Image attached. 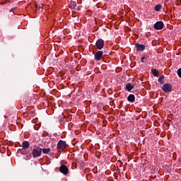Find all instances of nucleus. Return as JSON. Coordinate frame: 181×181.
Returning <instances> with one entry per match:
<instances>
[{
	"mask_svg": "<svg viewBox=\"0 0 181 181\" xmlns=\"http://www.w3.org/2000/svg\"><path fill=\"white\" fill-rule=\"evenodd\" d=\"M177 75L181 78V68L177 70Z\"/></svg>",
	"mask_w": 181,
	"mask_h": 181,
	"instance_id": "nucleus-17",
	"label": "nucleus"
},
{
	"mask_svg": "<svg viewBox=\"0 0 181 181\" xmlns=\"http://www.w3.org/2000/svg\"><path fill=\"white\" fill-rule=\"evenodd\" d=\"M152 74H153V76H155V77H156V76H158V74H159V72L158 71V69H153Z\"/></svg>",
	"mask_w": 181,
	"mask_h": 181,
	"instance_id": "nucleus-15",
	"label": "nucleus"
},
{
	"mask_svg": "<svg viewBox=\"0 0 181 181\" xmlns=\"http://www.w3.org/2000/svg\"><path fill=\"white\" fill-rule=\"evenodd\" d=\"M162 90L164 93H170L172 91V85L170 83H165L162 87Z\"/></svg>",
	"mask_w": 181,
	"mask_h": 181,
	"instance_id": "nucleus-3",
	"label": "nucleus"
},
{
	"mask_svg": "<svg viewBox=\"0 0 181 181\" xmlns=\"http://www.w3.org/2000/svg\"><path fill=\"white\" fill-rule=\"evenodd\" d=\"M16 9L15 8L10 9V12H12V11H14Z\"/></svg>",
	"mask_w": 181,
	"mask_h": 181,
	"instance_id": "nucleus-19",
	"label": "nucleus"
},
{
	"mask_svg": "<svg viewBox=\"0 0 181 181\" xmlns=\"http://www.w3.org/2000/svg\"><path fill=\"white\" fill-rule=\"evenodd\" d=\"M146 46L142 44H136V49L138 52H144L145 50Z\"/></svg>",
	"mask_w": 181,
	"mask_h": 181,
	"instance_id": "nucleus-8",
	"label": "nucleus"
},
{
	"mask_svg": "<svg viewBox=\"0 0 181 181\" xmlns=\"http://www.w3.org/2000/svg\"><path fill=\"white\" fill-rule=\"evenodd\" d=\"M42 153H44L45 155L49 153H50V148H42Z\"/></svg>",
	"mask_w": 181,
	"mask_h": 181,
	"instance_id": "nucleus-13",
	"label": "nucleus"
},
{
	"mask_svg": "<svg viewBox=\"0 0 181 181\" xmlns=\"http://www.w3.org/2000/svg\"><path fill=\"white\" fill-rule=\"evenodd\" d=\"M59 172L63 175H67L69 173V168L65 165H61L59 168Z\"/></svg>",
	"mask_w": 181,
	"mask_h": 181,
	"instance_id": "nucleus-6",
	"label": "nucleus"
},
{
	"mask_svg": "<svg viewBox=\"0 0 181 181\" xmlns=\"http://www.w3.org/2000/svg\"><path fill=\"white\" fill-rule=\"evenodd\" d=\"M163 80H165V76H161L160 77L158 78V83L163 84Z\"/></svg>",
	"mask_w": 181,
	"mask_h": 181,
	"instance_id": "nucleus-14",
	"label": "nucleus"
},
{
	"mask_svg": "<svg viewBox=\"0 0 181 181\" xmlns=\"http://www.w3.org/2000/svg\"><path fill=\"white\" fill-rule=\"evenodd\" d=\"M30 146L29 141H25L23 142V149H28Z\"/></svg>",
	"mask_w": 181,
	"mask_h": 181,
	"instance_id": "nucleus-10",
	"label": "nucleus"
},
{
	"mask_svg": "<svg viewBox=\"0 0 181 181\" xmlns=\"http://www.w3.org/2000/svg\"><path fill=\"white\" fill-rule=\"evenodd\" d=\"M144 60H145V57H142L141 58V63H144Z\"/></svg>",
	"mask_w": 181,
	"mask_h": 181,
	"instance_id": "nucleus-18",
	"label": "nucleus"
},
{
	"mask_svg": "<svg viewBox=\"0 0 181 181\" xmlns=\"http://www.w3.org/2000/svg\"><path fill=\"white\" fill-rule=\"evenodd\" d=\"M154 29H156V30H161V29H163V22L157 21L154 24Z\"/></svg>",
	"mask_w": 181,
	"mask_h": 181,
	"instance_id": "nucleus-5",
	"label": "nucleus"
},
{
	"mask_svg": "<svg viewBox=\"0 0 181 181\" xmlns=\"http://www.w3.org/2000/svg\"><path fill=\"white\" fill-rule=\"evenodd\" d=\"M95 46L98 50H101L104 47V40L103 39H98L96 41Z\"/></svg>",
	"mask_w": 181,
	"mask_h": 181,
	"instance_id": "nucleus-4",
	"label": "nucleus"
},
{
	"mask_svg": "<svg viewBox=\"0 0 181 181\" xmlns=\"http://www.w3.org/2000/svg\"><path fill=\"white\" fill-rule=\"evenodd\" d=\"M42 155V148L35 146L33 149V158H39Z\"/></svg>",
	"mask_w": 181,
	"mask_h": 181,
	"instance_id": "nucleus-1",
	"label": "nucleus"
},
{
	"mask_svg": "<svg viewBox=\"0 0 181 181\" xmlns=\"http://www.w3.org/2000/svg\"><path fill=\"white\" fill-rule=\"evenodd\" d=\"M66 146H67V144L64 141L60 140L57 144L58 151H64L66 149Z\"/></svg>",
	"mask_w": 181,
	"mask_h": 181,
	"instance_id": "nucleus-2",
	"label": "nucleus"
},
{
	"mask_svg": "<svg viewBox=\"0 0 181 181\" xmlns=\"http://www.w3.org/2000/svg\"><path fill=\"white\" fill-rule=\"evenodd\" d=\"M127 100L129 101V103H134L135 101V95L134 94H130L127 97Z\"/></svg>",
	"mask_w": 181,
	"mask_h": 181,
	"instance_id": "nucleus-9",
	"label": "nucleus"
},
{
	"mask_svg": "<svg viewBox=\"0 0 181 181\" xmlns=\"http://www.w3.org/2000/svg\"><path fill=\"white\" fill-rule=\"evenodd\" d=\"M11 2V1H9V0H6V1H3L2 3H1V5H5V4H9Z\"/></svg>",
	"mask_w": 181,
	"mask_h": 181,
	"instance_id": "nucleus-16",
	"label": "nucleus"
},
{
	"mask_svg": "<svg viewBox=\"0 0 181 181\" xmlns=\"http://www.w3.org/2000/svg\"><path fill=\"white\" fill-rule=\"evenodd\" d=\"M103 54H104V52L103 51H98L96 54H95V59L96 62H100L101 59L103 58Z\"/></svg>",
	"mask_w": 181,
	"mask_h": 181,
	"instance_id": "nucleus-7",
	"label": "nucleus"
},
{
	"mask_svg": "<svg viewBox=\"0 0 181 181\" xmlns=\"http://www.w3.org/2000/svg\"><path fill=\"white\" fill-rule=\"evenodd\" d=\"M134 88V86L131 85V83L126 84V90L128 91H131Z\"/></svg>",
	"mask_w": 181,
	"mask_h": 181,
	"instance_id": "nucleus-11",
	"label": "nucleus"
},
{
	"mask_svg": "<svg viewBox=\"0 0 181 181\" xmlns=\"http://www.w3.org/2000/svg\"><path fill=\"white\" fill-rule=\"evenodd\" d=\"M155 11H156V12H159V11H160V9H162V5L160 4H157L155 7H154Z\"/></svg>",
	"mask_w": 181,
	"mask_h": 181,
	"instance_id": "nucleus-12",
	"label": "nucleus"
}]
</instances>
